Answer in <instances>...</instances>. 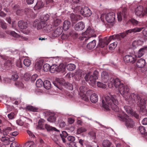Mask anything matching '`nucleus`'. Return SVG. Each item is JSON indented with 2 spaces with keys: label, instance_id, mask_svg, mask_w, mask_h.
I'll return each mask as SVG.
<instances>
[{
  "label": "nucleus",
  "instance_id": "obj_30",
  "mask_svg": "<svg viewBox=\"0 0 147 147\" xmlns=\"http://www.w3.org/2000/svg\"><path fill=\"white\" fill-rule=\"evenodd\" d=\"M65 69V66L63 64H60L59 66H57L56 71L57 72H64Z\"/></svg>",
  "mask_w": 147,
  "mask_h": 147
},
{
  "label": "nucleus",
  "instance_id": "obj_25",
  "mask_svg": "<svg viewBox=\"0 0 147 147\" xmlns=\"http://www.w3.org/2000/svg\"><path fill=\"white\" fill-rule=\"evenodd\" d=\"M98 96L97 94L93 93L90 96V100L93 103H95L98 100Z\"/></svg>",
  "mask_w": 147,
  "mask_h": 147
},
{
  "label": "nucleus",
  "instance_id": "obj_44",
  "mask_svg": "<svg viewBox=\"0 0 147 147\" xmlns=\"http://www.w3.org/2000/svg\"><path fill=\"white\" fill-rule=\"evenodd\" d=\"M75 75L76 77H77L79 79H80L82 76V71L80 69L77 70L75 72Z\"/></svg>",
  "mask_w": 147,
  "mask_h": 147
},
{
  "label": "nucleus",
  "instance_id": "obj_47",
  "mask_svg": "<svg viewBox=\"0 0 147 147\" xmlns=\"http://www.w3.org/2000/svg\"><path fill=\"white\" fill-rule=\"evenodd\" d=\"M145 106H143L142 108H140V113L143 115H147V110L145 109Z\"/></svg>",
  "mask_w": 147,
  "mask_h": 147
},
{
  "label": "nucleus",
  "instance_id": "obj_37",
  "mask_svg": "<svg viewBox=\"0 0 147 147\" xmlns=\"http://www.w3.org/2000/svg\"><path fill=\"white\" fill-rule=\"evenodd\" d=\"M24 147H36V145L32 141H28L26 143Z\"/></svg>",
  "mask_w": 147,
  "mask_h": 147
},
{
  "label": "nucleus",
  "instance_id": "obj_7",
  "mask_svg": "<svg viewBox=\"0 0 147 147\" xmlns=\"http://www.w3.org/2000/svg\"><path fill=\"white\" fill-rule=\"evenodd\" d=\"M143 8L141 5L138 6L135 9V13L138 16H143L144 15H147V7L145 9L144 12H143Z\"/></svg>",
  "mask_w": 147,
  "mask_h": 147
},
{
  "label": "nucleus",
  "instance_id": "obj_21",
  "mask_svg": "<svg viewBox=\"0 0 147 147\" xmlns=\"http://www.w3.org/2000/svg\"><path fill=\"white\" fill-rule=\"evenodd\" d=\"M147 101L145 99L140 98L139 100H138L137 102V105L140 108H142L143 106L146 107Z\"/></svg>",
  "mask_w": 147,
  "mask_h": 147
},
{
  "label": "nucleus",
  "instance_id": "obj_13",
  "mask_svg": "<svg viewBox=\"0 0 147 147\" xmlns=\"http://www.w3.org/2000/svg\"><path fill=\"white\" fill-rule=\"evenodd\" d=\"M124 108L126 110L127 112L130 113L132 116H134L136 119H139V116L138 114L135 111H132L130 107L125 106L124 107Z\"/></svg>",
  "mask_w": 147,
  "mask_h": 147
},
{
  "label": "nucleus",
  "instance_id": "obj_10",
  "mask_svg": "<svg viewBox=\"0 0 147 147\" xmlns=\"http://www.w3.org/2000/svg\"><path fill=\"white\" fill-rule=\"evenodd\" d=\"M84 35H86V36H84V37L86 38L88 37V38L85 39V40H88V39L93 37H95L96 34H94V31L93 29L91 28L90 27H89L86 30V31L84 33Z\"/></svg>",
  "mask_w": 147,
  "mask_h": 147
},
{
  "label": "nucleus",
  "instance_id": "obj_45",
  "mask_svg": "<svg viewBox=\"0 0 147 147\" xmlns=\"http://www.w3.org/2000/svg\"><path fill=\"white\" fill-rule=\"evenodd\" d=\"M43 82L41 79H38L36 81V85L38 87H41L43 86Z\"/></svg>",
  "mask_w": 147,
  "mask_h": 147
},
{
  "label": "nucleus",
  "instance_id": "obj_24",
  "mask_svg": "<svg viewBox=\"0 0 147 147\" xmlns=\"http://www.w3.org/2000/svg\"><path fill=\"white\" fill-rule=\"evenodd\" d=\"M71 26L70 22L67 20H65L63 24V29L64 30H67Z\"/></svg>",
  "mask_w": 147,
  "mask_h": 147
},
{
  "label": "nucleus",
  "instance_id": "obj_2",
  "mask_svg": "<svg viewBox=\"0 0 147 147\" xmlns=\"http://www.w3.org/2000/svg\"><path fill=\"white\" fill-rule=\"evenodd\" d=\"M143 29V27H136L134 28L126 30L125 32V33L123 32L116 35H112L110 36L109 38L105 37L103 39L100 38L99 39V45L101 47L103 48L105 45H108L112 39H117L118 40H120L123 38L126 35L128 34L129 33H135L140 32Z\"/></svg>",
  "mask_w": 147,
  "mask_h": 147
},
{
  "label": "nucleus",
  "instance_id": "obj_50",
  "mask_svg": "<svg viewBox=\"0 0 147 147\" xmlns=\"http://www.w3.org/2000/svg\"><path fill=\"white\" fill-rule=\"evenodd\" d=\"M86 131V129L83 127L79 128L77 130V133L78 134H80L82 133L85 132Z\"/></svg>",
  "mask_w": 147,
  "mask_h": 147
},
{
  "label": "nucleus",
  "instance_id": "obj_5",
  "mask_svg": "<svg viewBox=\"0 0 147 147\" xmlns=\"http://www.w3.org/2000/svg\"><path fill=\"white\" fill-rule=\"evenodd\" d=\"M74 10L76 11L77 12L80 11L81 13L85 17H89L92 14L90 10L86 7H81L80 6H77L75 8Z\"/></svg>",
  "mask_w": 147,
  "mask_h": 147
},
{
  "label": "nucleus",
  "instance_id": "obj_15",
  "mask_svg": "<svg viewBox=\"0 0 147 147\" xmlns=\"http://www.w3.org/2000/svg\"><path fill=\"white\" fill-rule=\"evenodd\" d=\"M37 25V29H42L43 30V28L45 27L46 25V23L45 22H42V21H40L38 22V23L37 21L36 20L34 22L33 25L34 26H36V24Z\"/></svg>",
  "mask_w": 147,
  "mask_h": 147
},
{
  "label": "nucleus",
  "instance_id": "obj_17",
  "mask_svg": "<svg viewBox=\"0 0 147 147\" xmlns=\"http://www.w3.org/2000/svg\"><path fill=\"white\" fill-rule=\"evenodd\" d=\"M13 9L17 15H20L23 13V10L18 5L14 6Z\"/></svg>",
  "mask_w": 147,
  "mask_h": 147
},
{
  "label": "nucleus",
  "instance_id": "obj_46",
  "mask_svg": "<svg viewBox=\"0 0 147 147\" xmlns=\"http://www.w3.org/2000/svg\"><path fill=\"white\" fill-rule=\"evenodd\" d=\"M24 65L26 67H29L31 64V60L28 59H25L23 61Z\"/></svg>",
  "mask_w": 147,
  "mask_h": 147
},
{
  "label": "nucleus",
  "instance_id": "obj_51",
  "mask_svg": "<svg viewBox=\"0 0 147 147\" xmlns=\"http://www.w3.org/2000/svg\"><path fill=\"white\" fill-rule=\"evenodd\" d=\"M0 25L3 28L6 29L7 27L6 24L3 20L0 19Z\"/></svg>",
  "mask_w": 147,
  "mask_h": 147
},
{
  "label": "nucleus",
  "instance_id": "obj_26",
  "mask_svg": "<svg viewBox=\"0 0 147 147\" xmlns=\"http://www.w3.org/2000/svg\"><path fill=\"white\" fill-rule=\"evenodd\" d=\"M96 45V41L93 40L90 42L87 45V47L89 49H91L94 48Z\"/></svg>",
  "mask_w": 147,
  "mask_h": 147
},
{
  "label": "nucleus",
  "instance_id": "obj_54",
  "mask_svg": "<svg viewBox=\"0 0 147 147\" xmlns=\"http://www.w3.org/2000/svg\"><path fill=\"white\" fill-rule=\"evenodd\" d=\"M10 33L11 35L12 36L14 37L17 38L20 37V36L18 34L14 31H11Z\"/></svg>",
  "mask_w": 147,
  "mask_h": 147
},
{
  "label": "nucleus",
  "instance_id": "obj_33",
  "mask_svg": "<svg viewBox=\"0 0 147 147\" xmlns=\"http://www.w3.org/2000/svg\"><path fill=\"white\" fill-rule=\"evenodd\" d=\"M68 135L67 133L65 131H62V133L60 134V136L63 142H65V138Z\"/></svg>",
  "mask_w": 147,
  "mask_h": 147
},
{
  "label": "nucleus",
  "instance_id": "obj_16",
  "mask_svg": "<svg viewBox=\"0 0 147 147\" xmlns=\"http://www.w3.org/2000/svg\"><path fill=\"white\" fill-rule=\"evenodd\" d=\"M70 18L72 22L74 23L77 21L80 20L81 17L79 15L74 14V13H71L70 15Z\"/></svg>",
  "mask_w": 147,
  "mask_h": 147
},
{
  "label": "nucleus",
  "instance_id": "obj_6",
  "mask_svg": "<svg viewBox=\"0 0 147 147\" xmlns=\"http://www.w3.org/2000/svg\"><path fill=\"white\" fill-rule=\"evenodd\" d=\"M104 16L106 21L109 23L113 22L115 19V13L113 12H109L105 15H102L100 17L101 20H102V17Z\"/></svg>",
  "mask_w": 147,
  "mask_h": 147
},
{
  "label": "nucleus",
  "instance_id": "obj_55",
  "mask_svg": "<svg viewBox=\"0 0 147 147\" xmlns=\"http://www.w3.org/2000/svg\"><path fill=\"white\" fill-rule=\"evenodd\" d=\"M30 77V75L28 73H26L24 75V79L25 81H28L29 80Z\"/></svg>",
  "mask_w": 147,
  "mask_h": 147
},
{
  "label": "nucleus",
  "instance_id": "obj_34",
  "mask_svg": "<svg viewBox=\"0 0 147 147\" xmlns=\"http://www.w3.org/2000/svg\"><path fill=\"white\" fill-rule=\"evenodd\" d=\"M52 28V26L51 24L47 25V23H46V26L43 28V31L44 32H49L53 30Z\"/></svg>",
  "mask_w": 147,
  "mask_h": 147
},
{
  "label": "nucleus",
  "instance_id": "obj_53",
  "mask_svg": "<svg viewBox=\"0 0 147 147\" xmlns=\"http://www.w3.org/2000/svg\"><path fill=\"white\" fill-rule=\"evenodd\" d=\"M139 130L140 131V133L144 135L145 133L146 130L144 127L143 126H140L139 128Z\"/></svg>",
  "mask_w": 147,
  "mask_h": 147
},
{
  "label": "nucleus",
  "instance_id": "obj_8",
  "mask_svg": "<svg viewBox=\"0 0 147 147\" xmlns=\"http://www.w3.org/2000/svg\"><path fill=\"white\" fill-rule=\"evenodd\" d=\"M98 72L97 70H95L93 73V74L90 76L88 83L91 86H93L96 83V80L98 79Z\"/></svg>",
  "mask_w": 147,
  "mask_h": 147
},
{
  "label": "nucleus",
  "instance_id": "obj_56",
  "mask_svg": "<svg viewBox=\"0 0 147 147\" xmlns=\"http://www.w3.org/2000/svg\"><path fill=\"white\" fill-rule=\"evenodd\" d=\"M15 85L19 87L23 88L24 87V84L20 81H17L15 82Z\"/></svg>",
  "mask_w": 147,
  "mask_h": 147
},
{
  "label": "nucleus",
  "instance_id": "obj_12",
  "mask_svg": "<svg viewBox=\"0 0 147 147\" xmlns=\"http://www.w3.org/2000/svg\"><path fill=\"white\" fill-rule=\"evenodd\" d=\"M123 60L125 62L134 63L136 61V56L134 55H127L123 57Z\"/></svg>",
  "mask_w": 147,
  "mask_h": 147
},
{
  "label": "nucleus",
  "instance_id": "obj_40",
  "mask_svg": "<svg viewBox=\"0 0 147 147\" xmlns=\"http://www.w3.org/2000/svg\"><path fill=\"white\" fill-rule=\"evenodd\" d=\"M66 67L68 70L73 71L75 69L76 66L73 64L70 63L67 65Z\"/></svg>",
  "mask_w": 147,
  "mask_h": 147
},
{
  "label": "nucleus",
  "instance_id": "obj_60",
  "mask_svg": "<svg viewBox=\"0 0 147 147\" xmlns=\"http://www.w3.org/2000/svg\"><path fill=\"white\" fill-rule=\"evenodd\" d=\"M61 20L59 19H57L54 21V25L55 26H57L61 23Z\"/></svg>",
  "mask_w": 147,
  "mask_h": 147
},
{
  "label": "nucleus",
  "instance_id": "obj_19",
  "mask_svg": "<svg viewBox=\"0 0 147 147\" xmlns=\"http://www.w3.org/2000/svg\"><path fill=\"white\" fill-rule=\"evenodd\" d=\"M19 27L22 29H25L28 27V24L27 22L23 20H20L18 22Z\"/></svg>",
  "mask_w": 147,
  "mask_h": 147
},
{
  "label": "nucleus",
  "instance_id": "obj_20",
  "mask_svg": "<svg viewBox=\"0 0 147 147\" xmlns=\"http://www.w3.org/2000/svg\"><path fill=\"white\" fill-rule=\"evenodd\" d=\"M102 79L105 83L107 82L109 78V74L106 71H103L101 74Z\"/></svg>",
  "mask_w": 147,
  "mask_h": 147
},
{
  "label": "nucleus",
  "instance_id": "obj_39",
  "mask_svg": "<svg viewBox=\"0 0 147 147\" xmlns=\"http://www.w3.org/2000/svg\"><path fill=\"white\" fill-rule=\"evenodd\" d=\"M129 21L131 24L134 26L140 25V22L134 18H131L129 20Z\"/></svg>",
  "mask_w": 147,
  "mask_h": 147
},
{
  "label": "nucleus",
  "instance_id": "obj_23",
  "mask_svg": "<svg viewBox=\"0 0 147 147\" xmlns=\"http://www.w3.org/2000/svg\"><path fill=\"white\" fill-rule=\"evenodd\" d=\"M13 64V62L11 60L6 61L4 64V69H9Z\"/></svg>",
  "mask_w": 147,
  "mask_h": 147
},
{
  "label": "nucleus",
  "instance_id": "obj_3",
  "mask_svg": "<svg viewBox=\"0 0 147 147\" xmlns=\"http://www.w3.org/2000/svg\"><path fill=\"white\" fill-rule=\"evenodd\" d=\"M112 86H115V88H119V91L121 94L125 98H127V96L129 95V89L127 85H125L121 83L118 78H111L109 81Z\"/></svg>",
  "mask_w": 147,
  "mask_h": 147
},
{
  "label": "nucleus",
  "instance_id": "obj_62",
  "mask_svg": "<svg viewBox=\"0 0 147 147\" xmlns=\"http://www.w3.org/2000/svg\"><path fill=\"white\" fill-rule=\"evenodd\" d=\"M37 128L40 129H43V125L41 120H39L38 122Z\"/></svg>",
  "mask_w": 147,
  "mask_h": 147
},
{
  "label": "nucleus",
  "instance_id": "obj_32",
  "mask_svg": "<svg viewBox=\"0 0 147 147\" xmlns=\"http://www.w3.org/2000/svg\"><path fill=\"white\" fill-rule=\"evenodd\" d=\"M89 136L91 139H95L96 138V132L95 130H93L90 131L88 133Z\"/></svg>",
  "mask_w": 147,
  "mask_h": 147
},
{
  "label": "nucleus",
  "instance_id": "obj_29",
  "mask_svg": "<svg viewBox=\"0 0 147 147\" xmlns=\"http://www.w3.org/2000/svg\"><path fill=\"white\" fill-rule=\"evenodd\" d=\"M43 62V61L41 60L37 62L35 64L36 69L39 70L42 67Z\"/></svg>",
  "mask_w": 147,
  "mask_h": 147
},
{
  "label": "nucleus",
  "instance_id": "obj_43",
  "mask_svg": "<svg viewBox=\"0 0 147 147\" xmlns=\"http://www.w3.org/2000/svg\"><path fill=\"white\" fill-rule=\"evenodd\" d=\"M26 109L27 110L29 111L33 112L37 111L38 109L37 108L31 106H27L26 107Z\"/></svg>",
  "mask_w": 147,
  "mask_h": 147
},
{
  "label": "nucleus",
  "instance_id": "obj_48",
  "mask_svg": "<svg viewBox=\"0 0 147 147\" xmlns=\"http://www.w3.org/2000/svg\"><path fill=\"white\" fill-rule=\"evenodd\" d=\"M86 87L85 86H81L80 88V94H85V93L87 90Z\"/></svg>",
  "mask_w": 147,
  "mask_h": 147
},
{
  "label": "nucleus",
  "instance_id": "obj_58",
  "mask_svg": "<svg viewBox=\"0 0 147 147\" xmlns=\"http://www.w3.org/2000/svg\"><path fill=\"white\" fill-rule=\"evenodd\" d=\"M67 140L68 141H70L71 142H73L75 140V137L72 136H68L67 138Z\"/></svg>",
  "mask_w": 147,
  "mask_h": 147
},
{
  "label": "nucleus",
  "instance_id": "obj_41",
  "mask_svg": "<svg viewBox=\"0 0 147 147\" xmlns=\"http://www.w3.org/2000/svg\"><path fill=\"white\" fill-rule=\"evenodd\" d=\"M45 127L47 130L54 131H59L55 127L51 126L47 124H46L45 125Z\"/></svg>",
  "mask_w": 147,
  "mask_h": 147
},
{
  "label": "nucleus",
  "instance_id": "obj_11",
  "mask_svg": "<svg viewBox=\"0 0 147 147\" xmlns=\"http://www.w3.org/2000/svg\"><path fill=\"white\" fill-rule=\"evenodd\" d=\"M127 10V8L124 7L122 9V13L121 12L118 13L117 15L119 21H121L122 20V17H123L125 20L126 19L128 16Z\"/></svg>",
  "mask_w": 147,
  "mask_h": 147
},
{
  "label": "nucleus",
  "instance_id": "obj_14",
  "mask_svg": "<svg viewBox=\"0 0 147 147\" xmlns=\"http://www.w3.org/2000/svg\"><path fill=\"white\" fill-rule=\"evenodd\" d=\"M84 24L82 22H78L74 26L75 30L78 31H82L84 29Z\"/></svg>",
  "mask_w": 147,
  "mask_h": 147
},
{
  "label": "nucleus",
  "instance_id": "obj_35",
  "mask_svg": "<svg viewBox=\"0 0 147 147\" xmlns=\"http://www.w3.org/2000/svg\"><path fill=\"white\" fill-rule=\"evenodd\" d=\"M25 14L28 16H30V17L32 16L33 12L32 10L30 8H26L24 10Z\"/></svg>",
  "mask_w": 147,
  "mask_h": 147
},
{
  "label": "nucleus",
  "instance_id": "obj_22",
  "mask_svg": "<svg viewBox=\"0 0 147 147\" xmlns=\"http://www.w3.org/2000/svg\"><path fill=\"white\" fill-rule=\"evenodd\" d=\"M62 31L60 27H57L53 33V36L55 37L59 36L60 35Z\"/></svg>",
  "mask_w": 147,
  "mask_h": 147
},
{
  "label": "nucleus",
  "instance_id": "obj_28",
  "mask_svg": "<svg viewBox=\"0 0 147 147\" xmlns=\"http://www.w3.org/2000/svg\"><path fill=\"white\" fill-rule=\"evenodd\" d=\"M43 5V2L41 1H37L36 5L34 7V9L35 10L39 9L42 7Z\"/></svg>",
  "mask_w": 147,
  "mask_h": 147
},
{
  "label": "nucleus",
  "instance_id": "obj_52",
  "mask_svg": "<svg viewBox=\"0 0 147 147\" xmlns=\"http://www.w3.org/2000/svg\"><path fill=\"white\" fill-rule=\"evenodd\" d=\"M50 66L48 64H45L43 66V69L45 71H47L49 70H50Z\"/></svg>",
  "mask_w": 147,
  "mask_h": 147
},
{
  "label": "nucleus",
  "instance_id": "obj_36",
  "mask_svg": "<svg viewBox=\"0 0 147 147\" xmlns=\"http://www.w3.org/2000/svg\"><path fill=\"white\" fill-rule=\"evenodd\" d=\"M56 116L52 114L47 119V121L51 122H54L56 121Z\"/></svg>",
  "mask_w": 147,
  "mask_h": 147
},
{
  "label": "nucleus",
  "instance_id": "obj_38",
  "mask_svg": "<svg viewBox=\"0 0 147 147\" xmlns=\"http://www.w3.org/2000/svg\"><path fill=\"white\" fill-rule=\"evenodd\" d=\"M49 15L48 14L43 15L40 18V20L46 23V22L49 20Z\"/></svg>",
  "mask_w": 147,
  "mask_h": 147
},
{
  "label": "nucleus",
  "instance_id": "obj_59",
  "mask_svg": "<svg viewBox=\"0 0 147 147\" xmlns=\"http://www.w3.org/2000/svg\"><path fill=\"white\" fill-rule=\"evenodd\" d=\"M57 66L53 65L50 67V72L51 73H54L55 71H56Z\"/></svg>",
  "mask_w": 147,
  "mask_h": 147
},
{
  "label": "nucleus",
  "instance_id": "obj_31",
  "mask_svg": "<svg viewBox=\"0 0 147 147\" xmlns=\"http://www.w3.org/2000/svg\"><path fill=\"white\" fill-rule=\"evenodd\" d=\"M43 86L47 89H49L51 87V82L48 80H45L43 82Z\"/></svg>",
  "mask_w": 147,
  "mask_h": 147
},
{
  "label": "nucleus",
  "instance_id": "obj_63",
  "mask_svg": "<svg viewBox=\"0 0 147 147\" xmlns=\"http://www.w3.org/2000/svg\"><path fill=\"white\" fill-rule=\"evenodd\" d=\"M143 30L142 31V33L143 35L147 36V26L143 27Z\"/></svg>",
  "mask_w": 147,
  "mask_h": 147
},
{
  "label": "nucleus",
  "instance_id": "obj_64",
  "mask_svg": "<svg viewBox=\"0 0 147 147\" xmlns=\"http://www.w3.org/2000/svg\"><path fill=\"white\" fill-rule=\"evenodd\" d=\"M19 144L17 142H14L11 143L10 147H18Z\"/></svg>",
  "mask_w": 147,
  "mask_h": 147
},
{
  "label": "nucleus",
  "instance_id": "obj_42",
  "mask_svg": "<svg viewBox=\"0 0 147 147\" xmlns=\"http://www.w3.org/2000/svg\"><path fill=\"white\" fill-rule=\"evenodd\" d=\"M111 143L108 140H105L103 141L102 145L103 147H110Z\"/></svg>",
  "mask_w": 147,
  "mask_h": 147
},
{
  "label": "nucleus",
  "instance_id": "obj_49",
  "mask_svg": "<svg viewBox=\"0 0 147 147\" xmlns=\"http://www.w3.org/2000/svg\"><path fill=\"white\" fill-rule=\"evenodd\" d=\"M117 44V42H114L110 44L109 46V49L111 50L114 49L116 47Z\"/></svg>",
  "mask_w": 147,
  "mask_h": 147
},
{
  "label": "nucleus",
  "instance_id": "obj_18",
  "mask_svg": "<svg viewBox=\"0 0 147 147\" xmlns=\"http://www.w3.org/2000/svg\"><path fill=\"white\" fill-rule=\"evenodd\" d=\"M146 65V61L145 59L141 58L138 60L136 62V65L138 67L142 68Z\"/></svg>",
  "mask_w": 147,
  "mask_h": 147
},
{
  "label": "nucleus",
  "instance_id": "obj_4",
  "mask_svg": "<svg viewBox=\"0 0 147 147\" xmlns=\"http://www.w3.org/2000/svg\"><path fill=\"white\" fill-rule=\"evenodd\" d=\"M53 84L55 86L60 89L62 88L61 86L62 85H64L69 90H72L73 89L72 84L68 82H65L64 79L62 78H56L55 80L53 82Z\"/></svg>",
  "mask_w": 147,
  "mask_h": 147
},
{
  "label": "nucleus",
  "instance_id": "obj_61",
  "mask_svg": "<svg viewBox=\"0 0 147 147\" xmlns=\"http://www.w3.org/2000/svg\"><path fill=\"white\" fill-rule=\"evenodd\" d=\"M97 86L98 87L103 88H105L106 87V86L105 84L99 82H97Z\"/></svg>",
  "mask_w": 147,
  "mask_h": 147
},
{
  "label": "nucleus",
  "instance_id": "obj_27",
  "mask_svg": "<svg viewBox=\"0 0 147 147\" xmlns=\"http://www.w3.org/2000/svg\"><path fill=\"white\" fill-rule=\"evenodd\" d=\"M146 47H144L141 48L139 51L136 57H142L145 52V50L147 49Z\"/></svg>",
  "mask_w": 147,
  "mask_h": 147
},
{
  "label": "nucleus",
  "instance_id": "obj_9",
  "mask_svg": "<svg viewBox=\"0 0 147 147\" xmlns=\"http://www.w3.org/2000/svg\"><path fill=\"white\" fill-rule=\"evenodd\" d=\"M127 98L125 99L133 103L135 102L136 101L139 100L140 99V97L139 95L134 93L130 94L129 93V95L127 96Z\"/></svg>",
  "mask_w": 147,
  "mask_h": 147
},
{
  "label": "nucleus",
  "instance_id": "obj_1",
  "mask_svg": "<svg viewBox=\"0 0 147 147\" xmlns=\"http://www.w3.org/2000/svg\"><path fill=\"white\" fill-rule=\"evenodd\" d=\"M102 107L107 111H109L111 107L115 112H119L117 115L118 119L125 122V125L128 129L134 127L135 123L133 120L123 112H120L117 106L118 102L115 95L109 94L102 98Z\"/></svg>",
  "mask_w": 147,
  "mask_h": 147
},
{
  "label": "nucleus",
  "instance_id": "obj_57",
  "mask_svg": "<svg viewBox=\"0 0 147 147\" xmlns=\"http://www.w3.org/2000/svg\"><path fill=\"white\" fill-rule=\"evenodd\" d=\"M80 96H81V98L84 100L85 101H87L88 100V96L86 95V94H80Z\"/></svg>",
  "mask_w": 147,
  "mask_h": 147
}]
</instances>
